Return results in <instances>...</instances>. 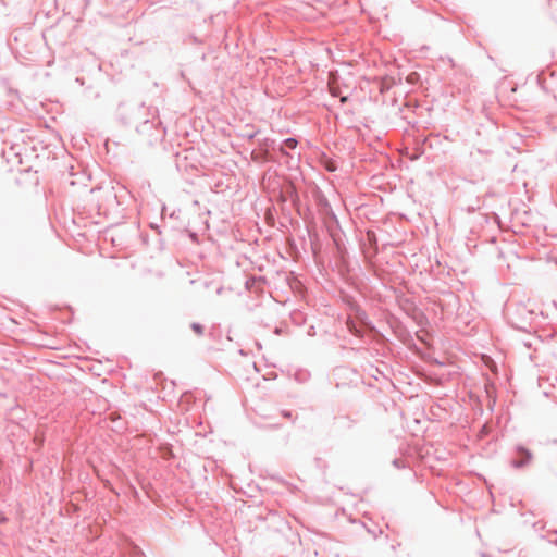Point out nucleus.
Segmentation results:
<instances>
[{"mask_svg": "<svg viewBox=\"0 0 557 557\" xmlns=\"http://www.w3.org/2000/svg\"><path fill=\"white\" fill-rule=\"evenodd\" d=\"M273 145H274V140L269 139V138H264V139L260 143V146H261V147H264L265 149H269V148L274 149Z\"/></svg>", "mask_w": 557, "mask_h": 557, "instance_id": "obj_9", "label": "nucleus"}, {"mask_svg": "<svg viewBox=\"0 0 557 557\" xmlns=\"http://www.w3.org/2000/svg\"><path fill=\"white\" fill-rule=\"evenodd\" d=\"M518 453L522 456V458L512 462L517 468L523 467L532 459V454L523 447H519Z\"/></svg>", "mask_w": 557, "mask_h": 557, "instance_id": "obj_3", "label": "nucleus"}, {"mask_svg": "<svg viewBox=\"0 0 557 557\" xmlns=\"http://www.w3.org/2000/svg\"><path fill=\"white\" fill-rule=\"evenodd\" d=\"M347 99H348V98H347L346 96H343V97L341 98V101H342V102H346V101H347Z\"/></svg>", "mask_w": 557, "mask_h": 557, "instance_id": "obj_14", "label": "nucleus"}, {"mask_svg": "<svg viewBox=\"0 0 557 557\" xmlns=\"http://www.w3.org/2000/svg\"><path fill=\"white\" fill-rule=\"evenodd\" d=\"M259 134V131H255V129H251V131H246L244 132L243 134H240V136L243 138H246L248 140H252L257 135Z\"/></svg>", "mask_w": 557, "mask_h": 557, "instance_id": "obj_7", "label": "nucleus"}, {"mask_svg": "<svg viewBox=\"0 0 557 557\" xmlns=\"http://www.w3.org/2000/svg\"><path fill=\"white\" fill-rule=\"evenodd\" d=\"M347 325H348L349 331H350L354 335H356V336H358V337H361V336H362V332H361V330H359L352 321H348V322H347Z\"/></svg>", "mask_w": 557, "mask_h": 557, "instance_id": "obj_6", "label": "nucleus"}, {"mask_svg": "<svg viewBox=\"0 0 557 557\" xmlns=\"http://www.w3.org/2000/svg\"><path fill=\"white\" fill-rule=\"evenodd\" d=\"M323 166L329 172H335L337 171L338 166L335 160L326 158L323 162Z\"/></svg>", "mask_w": 557, "mask_h": 557, "instance_id": "obj_5", "label": "nucleus"}, {"mask_svg": "<svg viewBox=\"0 0 557 557\" xmlns=\"http://www.w3.org/2000/svg\"><path fill=\"white\" fill-rule=\"evenodd\" d=\"M144 110H145V108L143 106L135 108V111H144Z\"/></svg>", "mask_w": 557, "mask_h": 557, "instance_id": "obj_13", "label": "nucleus"}, {"mask_svg": "<svg viewBox=\"0 0 557 557\" xmlns=\"http://www.w3.org/2000/svg\"><path fill=\"white\" fill-rule=\"evenodd\" d=\"M506 315L511 325L518 330H527L534 320L535 312L523 302L510 304L506 308Z\"/></svg>", "mask_w": 557, "mask_h": 557, "instance_id": "obj_1", "label": "nucleus"}, {"mask_svg": "<svg viewBox=\"0 0 557 557\" xmlns=\"http://www.w3.org/2000/svg\"><path fill=\"white\" fill-rule=\"evenodd\" d=\"M298 145V140L294 137L286 138L278 147V151L283 154H288L286 149L294 150Z\"/></svg>", "mask_w": 557, "mask_h": 557, "instance_id": "obj_4", "label": "nucleus"}, {"mask_svg": "<svg viewBox=\"0 0 557 557\" xmlns=\"http://www.w3.org/2000/svg\"><path fill=\"white\" fill-rule=\"evenodd\" d=\"M91 414H94V416H95V414H99V416H100V414H101V412H100V411H99V412H97V411H91Z\"/></svg>", "mask_w": 557, "mask_h": 557, "instance_id": "obj_15", "label": "nucleus"}, {"mask_svg": "<svg viewBox=\"0 0 557 557\" xmlns=\"http://www.w3.org/2000/svg\"><path fill=\"white\" fill-rule=\"evenodd\" d=\"M290 417H292V416H290V412H284V413H283V418H284V419H287V418H290Z\"/></svg>", "mask_w": 557, "mask_h": 557, "instance_id": "obj_12", "label": "nucleus"}, {"mask_svg": "<svg viewBox=\"0 0 557 557\" xmlns=\"http://www.w3.org/2000/svg\"><path fill=\"white\" fill-rule=\"evenodd\" d=\"M137 132L148 145L161 143L165 136V129L161 126L160 121L156 120H145L137 126Z\"/></svg>", "mask_w": 557, "mask_h": 557, "instance_id": "obj_2", "label": "nucleus"}, {"mask_svg": "<svg viewBox=\"0 0 557 557\" xmlns=\"http://www.w3.org/2000/svg\"><path fill=\"white\" fill-rule=\"evenodd\" d=\"M191 330L197 334V335H202L203 334V330L205 327L200 324V323H197V322H193L191 325H190Z\"/></svg>", "mask_w": 557, "mask_h": 557, "instance_id": "obj_8", "label": "nucleus"}, {"mask_svg": "<svg viewBox=\"0 0 557 557\" xmlns=\"http://www.w3.org/2000/svg\"><path fill=\"white\" fill-rule=\"evenodd\" d=\"M107 418L113 419V418H121V417L116 412H112Z\"/></svg>", "mask_w": 557, "mask_h": 557, "instance_id": "obj_10", "label": "nucleus"}, {"mask_svg": "<svg viewBox=\"0 0 557 557\" xmlns=\"http://www.w3.org/2000/svg\"><path fill=\"white\" fill-rule=\"evenodd\" d=\"M490 387H493V384L488 383V384H485V389H486V393L490 395Z\"/></svg>", "mask_w": 557, "mask_h": 557, "instance_id": "obj_11", "label": "nucleus"}]
</instances>
